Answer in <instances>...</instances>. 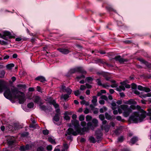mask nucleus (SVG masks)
I'll return each instance as SVG.
<instances>
[{
  "mask_svg": "<svg viewBox=\"0 0 151 151\" xmlns=\"http://www.w3.org/2000/svg\"><path fill=\"white\" fill-rule=\"evenodd\" d=\"M144 87H143L139 85L138 86V89L139 90L143 91Z\"/></svg>",
  "mask_w": 151,
  "mask_h": 151,
  "instance_id": "603ef678",
  "label": "nucleus"
},
{
  "mask_svg": "<svg viewBox=\"0 0 151 151\" xmlns=\"http://www.w3.org/2000/svg\"><path fill=\"white\" fill-rule=\"evenodd\" d=\"M5 86L2 85V84L0 82V92H2L3 89H5Z\"/></svg>",
  "mask_w": 151,
  "mask_h": 151,
  "instance_id": "b1692460",
  "label": "nucleus"
},
{
  "mask_svg": "<svg viewBox=\"0 0 151 151\" xmlns=\"http://www.w3.org/2000/svg\"><path fill=\"white\" fill-rule=\"evenodd\" d=\"M89 111L88 109L87 108H86L84 111V113L85 114H87L89 113Z\"/></svg>",
  "mask_w": 151,
  "mask_h": 151,
  "instance_id": "8fccbe9b",
  "label": "nucleus"
},
{
  "mask_svg": "<svg viewBox=\"0 0 151 151\" xmlns=\"http://www.w3.org/2000/svg\"><path fill=\"white\" fill-rule=\"evenodd\" d=\"M14 65L13 63H10L7 65H6V68L8 69H11L14 66Z\"/></svg>",
  "mask_w": 151,
  "mask_h": 151,
  "instance_id": "4be33fe9",
  "label": "nucleus"
},
{
  "mask_svg": "<svg viewBox=\"0 0 151 151\" xmlns=\"http://www.w3.org/2000/svg\"><path fill=\"white\" fill-rule=\"evenodd\" d=\"M47 148L48 150H51L52 149V146L51 145H48L47 146Z\"/></svg>",
  "mask_w": 151,
  "mask_h": 151,
  "instance_id": "6e6d98bb",
  "label": "nucleus"
},
{
  "mask_svg": "<svg viewBox=\"0 0 151 151\" xmlns=\"http://www.w3.org/2000/svg\"><path fill=\"white\" fill-rule=\"evenodd\" d=\"M81 124L82 126L84 127L86 125V123L84 121L81 122Z\"/></svg>",
  "mask_w": 151,
  "mask_h": 151,
  "instance_id": "4d7b16f0",
  "label": "nucleus"
},
{
  "mask_svg": "<svg viewBox=\"0 0 151 151\" xmlns=\"http://www.w3.org/2000/svg\"><path fill=\"white\" fill-rule=\"evenodd\" d=\"M63 108L65 109H67L68 107V104H64L63 105Z\"/></svg>",
  "mask_w": 151,
  "mask_h": 151,
  "instance_id": "052dcab7",
  "label": "nucleus"
},
{
  "mask_svg": "<svg viewBox=\"0 0 151 151\" xmlns=\"http://www.w3.org/2000/svg\"><path fill=\"white\" fill-rule=\"evenodd\" d=\"M25 149L26 150H29L31 148V146L28 145H27L25 146Z\"/></svg>",
  "mask_w": 151,
  "mask_h": 151,
  "instance_id": "c03bdc74",
  "label": "nucleus"
},
{
  "mask_svg": "<svg viewBox=\"0 0 151 151\" xmlns=\"http://www.w3.org/2000/svg\"><path fill=\"white\" fill-rule=\"evenodd\" d=\"M20 150L21 151H25L26 150L25 149V146H24L20 147Z\"/></svg>",
  "mask_w": 151,
  "mask_h": 151,
  "instance_id": "a19ab883",
  "label": "nucleus"
},
{
  "mask_svg": "<svg viewBox=\"0 0 151 151\" xmlns=\"http://www.w3.org/2000/svg\"><path fill=\"white\" fill-rule=\"evenodd\" d=\"M151 96V94L150 93H148L146 94L145 95L143 96V98H145L146 97H150Z\"/></svg>",
  "mask_w": 151,
  "mask_h": 151,
  "instance_id": "13d9d810",
  "label": "nucleus"
},
{
  "mask_svg": "<svg viewBox=\"0 0 151 151\" xmlns=\"http://www.w3.org/2000/svg\"><path fill=\"white\" fill-rule=\"evenodd\" d=\"M99 117V119L102 121H103L105 118L104 115L102 114L100 115Z\"/></svg>",
  "mask_w": 151,
  "mask_h": 151,
  "instance_id": "c9c22d12",
  "label": "nucleus"
},
{
  "mask_svg": "<svg viewBox=\"0 0 151 151\" xmlns=\"http://www.w3.org/2000/svg\"><path fill=\"white\" fill-rule=\"evenodd\" d=\"M114 59L118 61L120 63H123L128 61V60L126 59H124L121 58L119 55H118L115 57Z\"/></svg>",
  "mask_w": 151,
  "mask_h": 151,
  "instance_id": "6e6552de",
  "label": "nucleus"
},
{
  "mask_svg": "<svg viewBox=\"0 0 151 151\" xmlns=\"http://www.w3.org/2000/svg\"><path fill=\"white\" fill-rule=\"evenodd\" d=\"M61 89L63 92H66L68 94H70L72 92V90L70 88H66L64 86H61Z\"/></svg>",
  "mask_w": 151,
  "mask_h": 151,
  "instance_id": "1a4fd4ad",
  "label": "nucleus"
},
{
  "mask_svg": "<svg viewBox=\"0 0 151 151\" xmlns=\"http://www.w3.org/2000/svg\"><path fill=\"white\" fill-rule=\"evenodd\" d=\"M98 73L102 75L103 76H104L106 80L108 81L111 78L110 74L109 73L105 72H103L101 73Z\"/></svg>",
  "mask_w": 151,
  "mask_h": 151,
  "instance_id": "9d476101",
  "label": "nucleus"
},
{
  "mask_svg": "<svg viewBox=\"0 0 151 151\" xmlns=\"http://www.w3.org/2000/svg\"><path fill=\"white\" fill-rule=\"evenodd\" d=\"M137 140V138L136 137H133L131 140L130 143L132 144H134Z\"/></svg>",
  "mask_w": 151,
  "mask_h": 151,
  "instance_id": "aec40b11",
  "label": "nucleus"
},
{
  "mask_svg": "<svg viewBox=\"0 0 151 151\" xmlns=\"http://www.w3.org/2000/svg\"><path fill=\"white\" fill-rule=\"evenodd\" d=\"M96 106H94L93 104H91L90 105V107L91 108V109L92 110H94V109L95 108L94 107Z\"/></svg>",
  "mask_w": 151,
  "mask_h": 151,
  "instance_id": "864d4df0",
  "label": "nucleus"
},
{
  "mask_svg": "<svg viewBox=\"0 0 151 151\" xmlns=\"http://www.w3.org/2000/svg\"><path fill=\"white\" fill-rule=\"evenodd\" d=\"M96 82L99 85H101V83L100 79H98L96 81Z\"/></svg>",
  "mask_w": 151,
  "mask_h": 151,
  "instance_id": "79ce46f5",
  "label": "nucleus"
},
{
  "mask_svg": "<svg viewBox=\"0 0 151 151\" xmlns=\"http://www.w3.org/2000/svg\"><path fill=\"white\" fill-rule=\"evenodd\" d=\"M3 36H4V37H5V39H4L5 40H7V38H6V37H11V34L10 32L7 31H5L3 32Z\"/></svg>",
  "mask_w": 151,
  "mask_h": 151,
  "instance_id": "f8f14e48",
  "label": "nucleus"
},
{
  "mask_svg": "<svg viewBox=\"0 0 151 151\" xmlns=\"http://www.w3.org/2000/svg\"><path fill=\"white\" fill-rule=\"evenodd\" d=\"M77 118V115L75 114H73L72 116V118L73 120H76V119Z\"/></svg>",
  "mask_w": 151,
  "mask_h": 151,
  "instance_id": "774afa93",
  "label": "nucleus"
},
{
  "mask_svg": "<svg viewBox=\"0 0 151 151\" xmlns=\"http://www.w3.org/2000/svg\"><path fill=\"white\" fill-rule=\"evenodd\" d=\"M99 109L97 108H95L94 109V110H93V113L94 114H97L98 113Z\"/></svg>",
  "mask_w": 151,
  "mask_h": 151,
  "instance_id": "a18cd8bd",
  "label": "nucleus"
},
{
  "mask_svg": "<svg viewBox=\"0 0 151 151\" xmlns=\"http://www.w3.org/2000/svg\"><path fill=\"white\" fill-rule=\"evenodd\" d=\"M60 118V115L59 114H56L53 118V121L55 123V122H58Z\"/></svg>",
  "mask_w": 151,
  "mask_h": 151,
  "instance_id": "4468645a",
  "label": "nucleus"
},
{
  "mask_svg": "<svg viewBox=\"0 0 151 151\" xmlns=\"http://www.w3.org/2000/svg\"><path fill=\"white\" fill-rule=\"evenodd\" d=\"M28 135V134L27 132H25V133L22 134L21 136L22 137H25L27 136Z\"/></svg>",
  "mask_w": 151,
  "mask_h": 151,
  "instance_id": "e2e57ef3",
  "label": "nucleus"
},
{
  "mask_svg": "<svg viewBox=\"0 0 151 151\" xmlns=\"http://www.w3.org/2000/svg\"><path fill=\"white\" fill-rule=\"evenodd\" d=\"M91 102L94 106H97V99L96 96H93V99L92 100Z\"/></svg>",
  "mask_w": 151,
  "mask_h": 151,
  "instance_id": "dca6fc26",
  "label": "nucleus"
},
{
  "mask_svg": "<svg viewBox=\"0 0 151 151\" xmlns=\"http://www.w3.org/2000/svg\"><path fill=\"white\" fill-rule=\"evenodd\" d=\"M43 133L44 134L47 135L48 134V131L47 130H44L43 131Z\"/></svg>",
  "mask_w": 151,
  "mask_h": 151,
  "instance_id": "5fc2aeb1",
  "label": "nucleus"
},
{
  "mask_svg": "<svg viewBox=\"0 0 151 151\" xmlns=\"http://www.w3.org/2000/svg\"><path fill=\"white\" fill-rule=\"evenodd\" d=\"M58 50L61 53L66 55L68 54L71 51L69 49L64 48H60L58 49Z\"/></svg>",
  "mask_w": 151,
  "mask_h": 151,
  "instance_id": "0eeeda50",
  "label": "nucleus"
},
{
  "mask_svg": "<svg viewBox=\"0 0 151 151\" xmlns=\"http://www.w3.org/2000/svg\"><path fill=\"white\" fill-rule=\"evenodd\" d=\"M124 103L126 105H130V106L129 107L132 110L135 109L136 108V106L134 105L137 104V102L133 99H131L127 101Z\"/></svg>",
  "mask_w": 151,
  "mask_h": 151,
  "instance_id": "39448f33",
  "label": "nucleus"
},
{
  "mask_svg": "<svg viewBox=\"0 0 151 151\" xmlns=\"http://www.w3.org/2000/svg\"><path fill=\"white\" fill-rule=\"evenodd\" d=\"M76 72H80L83 74L86 73V71L81 67H77L72 69L70 70V72L71 73H75Z\"/></svg>",
  "mask_w": 151,
  "mask_h": 151,
  "instance_id": "423d86ee",
  "label": "nucleus"
},
{
  "mask_svg": "<svg viewBox=\"0 0 151 151\" xmlns=\"http://www.w3.org/2000/svg\"><path fill=\"white\" fill-rule=\"evenodd\" d=\"M4 95L6 98L8 99L13 98L18 99L20 104H23L26 100L24 94L15 89L12 90L11 92L9 89H6L4 92Z\"/></svg>",
  "mask_w": 151,
  "mask_h": 151,
  "instance_id": "f257e3e1",
  "label": "nucleus"
},
{
  "mask_svg": "<svg viewBox=\"0 0 151 151\" xmlns=\"http://www.w3.org/2000/svg\"><path fill=\"white\" fill-rule=\"evenodd\" d=\"M100 98L102 99H104L105 100H107L108 98L105 95H102L101 96Z\"/></svg>",
  "mask_w": 151,
  "mask_h": 151,
  "instance_id": "e433bc0d",
  "label": "nucleus"
},
{
  "mask_svg": "<svg viewBox=\"0 0 151 151\" xmlns=\"http://www.w3.org/2000/svg\"><path fill=\"white\" fill-rule=\"evenodd\" d=\"M8 143L9 145H12L14 142L15 139L14 137L9 136L7 140Z\"/></svg>",
  "mask_w": 151,
  "mask_h": 151,
  "instance_id": "9b49d317",
  "label": "nucleus"
},
{
  "mask_svg": "<svg viewBox=\"0 0 151 151\" xmlns=\"http://www.w3.org/2000/svg\"><path fill=\"white\" fill-rule=\"evenodd\" d=\"M125 90V87L122 85L116 88V90L119 91H121L122 90L124 91Z\"/></svg>",
  "mask_w": 151,
  "mask_h": 151,
  "instance_id": "a211bd4d",
  "label": "nucleus"
},
{
  "mask_svg": "<svg viewBox=\"0 0 151 151\" xmlns=\"http://www.w3.org/2000/svg\"><path fill=\"white\" fill-rule=\"evenodd\" d=\"M111 105L112 106V108L113 110H114L116 108V104L115 102H112Z\"/></svg>",
  "mask_w": 151,
  "mask_h": 151,
  "instance_id": "393cba45",
  "label": "nucleus"
},
{
  "mask_svg": "<svg viewBox=\"0 0 151 151\" xmlns=\"http://www.w3.org/2000/svg\"><path fill=\"white\" fill-rule=\"evenodd\" d=\"M137 88V85L136 84H135L134 83L132 84V89H135Z\"/></svg>",
  "mask_w": 151,
  "mask_h": 151,
  "instance_id": "58836bf2",
  "label": "nucleus"
},
{
  "mask_svg": "<svg viewBox=\"0 0 151 151\" xmlns=\"http://www.w3.org/2000/svg\"><path fill=\"white\" fill-rule=\"evenodd\" d=\"M123 138L122 137H121L118 138V141L119 142H122L123 141Z\"/></svg>",
  "mask_w": 151,
  "mask_h": 151,
  "instance_id": "bf43d9fd",
  "label": "nucleus"
},
{
  "mask_svg": "<svg viewBox=\"0 0 151 151\" xmlns=\"http://www.w3.org/2000/svg\"><path fill=\"white\" fill-rule=\"evenodd\" d=\"M74 93L76 96H78L80 94L79 91L78 90L75 91Z\"/></svg>",
  "mask_w": 151,
  "mask_h": 151,
  "instance_id": "ea45409f",
  "label": "nucleus"
},
{
  "mask_svg": "<svg viewBox=\"0 0 151 151\" xmlns=\"http://www.w3.org/2000/svg\"><path fill=\"white\" fill-rule=\"evenodd\" d=\"M37 127H38V125L37 124H36L35 125H34L33 124H32V125H31L30 126L31 127H32L33 128H35Z\"/></svg>",
  "mask_w": 151,
  "mask_h": 151,
  "instance_id": "0e129e2a",
  "label": "nucleus"
},
{
  "mask_svg": "<svg viewBox=\"0 0 151 151\" xmlns=\"http://www.w3.org/2000/svg\"><path fill=\"white\" fill-rule=\"evenodd\" d=\"M85 78V76L83 75H82L80 76H78L76 78L78 79H81L83 78Z\"/></svg>",
  "mask_w": 151,
  "mask_h": 151,
  "instance_id": "69168bd1",
  "label": "nucleus"
},
{
  "mask_svg": "<svg viewBox=\"0 0 151 151\" xmlns=\"http://www.w3.org/2000/svg\"><path fill=\"white\" fill-rule=\"evenodd\" d=\"M50 104L53 105L55 109L59 108V105L56 103L55 100H53L51 101L50 102Z\"/></svg>",
  "mask_w": 151,
  "mask_h": 151,
  "instance_id": "f3484780",
  "label": "nucleus"
},
{
  "mask_svg": "<svg viewBox=\"0 0 151 151\" xmlns=\"http://www.w3.org/2000/svg\"><path fill=\"white\" fill-rule=\"evenodd\" d=\"M146 112L143 110L134 112L129 118V120L132 123H138L142 121L146 117Z\"/></svg>",
  "mask_w": 151,
  "mask_h": 151,
  "instance_id": "f03ea898",
  "label": "nucleus"
},
{
  "mask_svg": "<svg viewBox=\"0 0 151 151\" xmlns=\"http://www.w3.org/2000/svg\"><path fill=\"white\" fill-rule=\"evenodd\" d=\"M65 119L66 120H69L70 119V117L68 115H65L64 117Z\"/></svg>",
  "mask_w": 151,
  "mask_h": 151,
  "instance_id": "338daca9",
  "label": "nucleus"
},
{
  "mask_svg": "<svg viewBox=\"0 0 151 151\" xmlns=\"http://www.w3.org/2000/svg\"><path fill=\"white\" fill-rule=\"evenodd\" d=\"M118 85L116 83H113V84L111 85V87L112 88H115Z\"/></svg>",
  "mask_w": 151,
  "mask_h": 151,
  "instance_id": "3c124183",
  "label": "nucleus"
},
{
  "mask_svg": "<svg viewBox=\"0 0 151 151\" xmlns=\"http://www.w3.org/2000/svg\"><path fill=\"white\" fill-rule=\"evenodd\" d=\"M69 97V96L68 95V94H65L64 95H62L61 96V98H63L65 100L67 99Z\"/></svg>",
  "mask_w": 151,
  "mask_h": 151,
  "instance_id": "a878e982",
  "label": "nucleus"
},
{
  "mask_svg": "<svg viewBox=\"0 0 151 151\" xmlns=\"http://www.w3.org/2000/svg\"><path fill=\"white\" fill-rule=\"evenodd\" d=\"M89 140L91 142L93 143H95L96 142L95 138H94V137H90L89 138Z\"/></svg>",
  "mask_w": 151,
  "mask_h": 151,
  "instance_id": "2f4dec72",
  "label": "nucleus"
},
{
  "mask_svg": "<svg viewBox=\"0 0 151 151\" xmlns=\"http://www.w3.org/2000/svg\"><path fill=\"white\" fill-rule=\"evenodd\" d=\"M110 126L108 125H106L104 127V129L106 132H108Z\"/></svg>",
  "mask_w": 151,
  "mask_h": 151,
  "instance_id": "f704fd0d",
  "label": "nucleus"
},
{
  "mask_svg": "<svg viewBox=\"0 0 151 151\" xmlns=\"http://www.w3.org/2000/svg\"><path fill=\"white\" fill-rule=\"evenodd\" d=\"M92 122L94 124L95 126V127L97 126V124L98 123V120L96 119H93L92 121Z\"/></svg>",
  "mask_w": 151,
  "mask_h": 151,
  "instance_id": "c756f323",
  "label": "nucleus"
},
{
  "mask_svg": "<svg viewBox=\"0 0 151 151\" xmlns=\"http://www.w3.org/2000/svg\"><path fill=\"white\" fill-rule=\"evenodd\" d=\"M40 108L42 110H45V107L44 106H40Z\"/></svg>",
  "mask_w": 151,
  "mask_h": 151,
  "instance_id": "680f3d73",
  "label": "nucleus"
},
{
  "mask_svg": "<svg viewBox=\"0 0 151 151\" xmlns=\"http://www.w3.org/2000/svg\"><path fill=\"white\" fill-rule=\"evenodd\" d=\"M37 151H44V148L42 147H39L37 148Z\"/></svg>",
  "mask_w": 151,
  "mask_h": 151,
  "instance_id": "de8ad7c7",
  "label": "nucleus"
},
{
  "mask_svg": "<svg viewBox=\"0 0 151 151\" xmlns=\"http://www.w3.org/2000/svg\"><path fill=\"white\" fill-rule=\"evenodd\" d=\"M35 79L37 80H38L41 82H44L46 81V80L45 78L42 76H38Z\"/></svg>",
  "mask_w": 151,
  "mask_h": 151,
  "instance_id": "ddd939ff",
  "label": "nucleus"
},
{
  "mask_svg": "<svg viewBox=\"0 0 151 151\" xmlns=\"http://www.w3.org/2000/svg\"><path fill=\"white\" fill-rule=\"evenodd\" d=\"M86 80L88 81L89 82L90 81H91L93 80V78L91 77H87Z\"/></svg>",
  "mask_w": 151,
  "mask_h": 151,
  "instance_id": "09e8293b",
  "label": "nucleus"
},
{
  "mask_svg": "<svg viewBox=\"0 0 151 151\" xmlns=\"http://www.w3.org/2000/svg\"><path fill=\"white\" fill-rule=\"evenodd\" d=\"M72 124L75 127L76 131H74L73 129L71 128L68 129L65 135L67 134L70 135L72 134L74 136H76L80 133L81 131L79 128V122L77 120H73L71 121Z\"/></svg>",
  "mask_w": 151,
  "mask_h": 151,
  "instance_id": "7ed1b4c3",
  "label": "nucleus"
},
{
  "mask_svg": "<svg viewBox=\"0 0 151 151\" xmlns=\"http://www.w3.org/2000/svg\"><path fill=\"white\" fill-rule=\"evenodd\" d=\"M143 91H145L146 92H148L150 91V89L149 88L144 87Z\"/></svg>",
  "mask_w": 151,
  "mask_h": 151,
  "instance_id": "473e14b6",
  "label": "nucleus"
},
{
  "mask_svg": "<svg viewBox=\"0 0 151 151\" xmlns=\"http://www.w3.org/2000/svg\"><path fill=\"white\" fill-rule=\"evenodd\" d=\"M5 74V71L4 70H2L0 73V77L1 78H4Z\"/></svg>",
  "mask_w": 151,
  "mask_h": 151,
  "instance_id": "c85d7f7f",
  "label": "nucleus"
},
{
  "mask_svg": "<svg viewBox=\"0 0 151 151\" xmlns=\"http://www.w3.org/2000/svg\"><path fill=\"white\" fill-rule=\"evenodd\" d=\"M48 141L50 142H51L52 144H56V142L55 139H53L51 137H49L48 138Z\"/></svg>",
  "mask_w": 151,
  "mask_h": 151,
  "instance_id": "412c9836",
  "label": "nucleus"
},
{
  "mask_svg": "<svg viewBox=\"0 0 151 151\" xmlns=\"http://www.w3.org/2000/svg\"><path fill=\"white\" fill-rule=\"evenodd\" d=\"M86 88V87L85 86L82 85L81 86L80 88V90H84Z\"/></svg>",
  "mask_w": 151,
  "mask_h": 151,
  "instance_id": "37998d69",
  "label": "nucleus"
},
{
  "mask_svg": "<svg viewBox=\"0 0 151 151\" xmlns=\"http://www.w3.org/2000/svg\"><path fill=\"white\" fill-rule=\"evenodd\" d=\"M17 87L20 88H25L26 87V86L25 85L19 84L18 85Z\"/></svg>",
  "mask_w": 151,
  "mask_h": 151,
  "instance_id": "4c0bfd02",
  "label": "nucleus"
},
{
  "mask_svg": "<svg viewBox=\"0 0 151 151\" xmlns=\"http://www.w3.org/2000/svg\"><path fill=\"white\" fill-rule=\"evenodd\" d=\"M116 119L117 120L119 121H122L123 120L122 119L121 116H117L116 117Z\"/></svg>",
  "mask_w": 151,
  "mask_h": 151,
  "instance_id": "49530a36",
  "label": "nucleus"
},
{
  "mask_svg": "<svg viewBox=\"0 0 151 151\" xmlns=\"http://www.w3.org/2000/svg\"><path fill=\"white\" fill-rule=\"evenodd\" d=\"M105 116L106 118L108 120H110L111 118V116L107 113H105Z\"/></svg>",
  "mask_w": 151,
  "mask_h": 151,
  "instance_id": "cd10ccee",
  "label": "nucleus"
},
{
  "mask_svg": "<svg viewBox=\"0 0 151 151\" xmlns=\"http://www.w3.org/2000/svg\"><path fill=\"white\" fill-rule=\"evenodd\" d=\"M139 60H140L141 62H142L144 63L146 65L149 67H150L151 65H149V63L146 61H145L143 59H139Z\"/></svg>",
  "mask_w": 151,
  "mask_h": 151,
  "instance_id": "6ab92c4d",
  "label": "nucleus"
},
{
  "mask_svg": "<svg viewBox=\"0 0 151 151\" xmlns=\"http://www.w3.org/2000/svg\"><path fill=\"white\" fill-rule=\"evenodd\" d=\"M84 119V116L83 115H81L79 117V120L81 121H83Z\"/></svg>",
  "mask_w": 151,
  "mask_h": 151,
  "instance_id": "7c9ffc66",
  "label": "nucleus"
},
{
  "mask_svg": "<svg viewBox=\"0 0 151 151\" xmlns=\"http://www.w3.org/2000/svg\"><path fill=\"white\" fill-rule=\"evenodd\" d=\"M132 109L126 104H122L120 105L118 109L119 114H123V116L125 117L128 116L132 112Z\"/></svg>",
  "mask_w": 151,
  "mask_h": 151,
  "instance_id": "20e7f679",
  "label": "nucleus"
},
{
  "mask_svg": "<svg viewBox=\"0 0 151 151\" xmlns=\"http://www.w3.org/2000/svg\"><path fill=\"white\" fill-rule=\"evenodd\" d=\"M34 101L35 103L39 104L40 102V98L38 96H36L34 98Z\"/></svg>",
  "mask_w": 151,
  "mask_h": 151,
  "instance_id": "2eb2a0df",
  "label": "nucleus"
},
{
  "mask_svg": "<svg viewBox=\"0 0 151 151\" xmlns=\"http://www.w3.org/2000/svg\"><path fill=\"white\" fill-rule=\"evenodd\" d=\"M34 106V103L33 102L29 103L27 104V107L29 108H31L33 107Z\"/></svg>",
  "mask_w": 151,
  "mask_h": 151,
  "instance_id": "bb28decb",
  "label": "nucleus"
},
{
  "mask_svg": "<svg viewBox=\"0 0 151 151\" xmlns=\"http://www.w3.org/2000/svg\"><path fill=\"white\" fill-rule=\"evenodd\" d=\"M97 132H99V135L97 136L96 137V138L98 139V141H99L101 140V136L102 135L100 130H99L98 131H96V134H97Z\"/></svg>",
  "mask_w": 151,
  "mask_h": 151,
  "instance_id": "5701e85b",
  "label": "nucleus"
},
{
  "mask_svg": "<svg viewBox=\"0 0 151 151\" xmlns=\"http://www.w3.org/2000/svg\"><path fill=\"white\" fill-rule=\"evenodd\" d=\"M92 117L91 116L88 115H87L86 117V121H89L91 120Z\"/></svg>",
  "mask_w": 151,
  "mask_h": 151,
  "instance_id": "72a5a7b5",
  "label": "nucleus"
}]
</instances>
